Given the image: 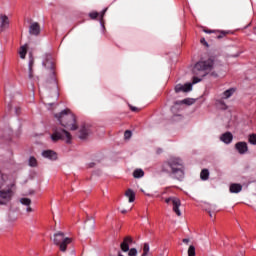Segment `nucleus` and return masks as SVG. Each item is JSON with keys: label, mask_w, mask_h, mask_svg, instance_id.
Segmentation results:
<instances>
[{"label": "nucleus", "mask_w": 256, "mask_h": 256, "mask_svg": "<svg viewBox=\"0 0 256 256\" xmlns=\"http://www.w3.org/2000/svg\"><path fill=\"white\" fill-rule=\"evenodd\" d=\"M15 195V182L7 174L0 176V205H9Z\"/></svg>", "instance_id": "1"}, {"label": "nucleus", "mask_w": 256, "mask_h": 256, "mask_svg": "<svg viewBox=\"0 0 256 256\" xmlns=\"http://www.w3.org/2000/svg\"><path fill=\"white\" fill-rule=\"evenodd\" d=\"M162 171L163 173H172L177 179H183V175H185L183 160L177 157L170 158L162 165Z\"/></svg>", "instance_id": "2"}, {"label": "nucleus", "mask_w": 256, "mask_h": 256, "mask_svg": "<svg viewBox=\"0 0 256 256\" xmlns=\"http://www.w3.org/2000/svg\"><path fill=\"white\" fill-rule=\"evenodd\" d=\"M55 117L58 119L60 125L65 127V129H69V131H77V129H79L77 119L75 118V115L71 113V110L66 109L60 114H56Z\"/></svg>", "instance_id": "3"}, {"label": "nucleus", "mask_w": 256, "mask_h": 256, "mask_svg": "<svg viewBox=\"0 0 256 256\" xmlns=\"http://www.w3.org/2000/svg\"><path fill=\"white\" fill-rule=\"evenodd\" d=\"M215 66V60L213 58H202L199 62L195 64L194 73L200 77H205L208 73L213 71Z\"/></svg>", "instance_id": "4"}, {"label": "nucleus", "mask_w": 256, "mask_h": 256, "mask_svg": "<svg viewBox=\"0 0 256 256\" xmlns=\"http://www.w3.org/2000/svg\"><path fill=\"white\" fill-rule=\"evenodd\" d=\"M52 241L54 245H57V247H59V250L62 253H65V251H67V246L73 243V238L65 236V233L63 232H56L53 235Z\"/></svg>", "instance_id": "5"}, {"label": "nucleus", "mask_w": 256, "mask_h": 256, "mask_svg": "<svg viewBox=\"0 0 256 256\" xmlns=\"http://www.w3.org/2000/svg\"><path fill=\"white\" fill-rule=\"evenodd\" d=\"M52 141H65V143H71L73 140V136L71 133L65 129L55 130L54 133L51 135Z\"/></svg>", "instance_id": "6"}, {"label": "nucleus", "mask_w": 256, "mask_h": 256, "mask_svg": "<svg viewBox=\"0 0 256 256\" xmlns=\"http://www.w3.org/2000/svg\"><path fill=\"white\" fill-rule=\"evenodd\" d=\"M165 203H167V205H172V209L174 211V213H176V215L178 217H181V210L179 209L181 207V200L177 197H168L165 198Z\"/></svg>", "instance_id": "7"}, {"label": "nucleus", "mask_w": 256, "mask_h": 256, "mask_svg": "<svg viewBox=\"0 0 256 256\" xmlns=\"http://www.w3.org/2000/svg\"><path fill=\"white\" fill-rule=\"evenodd\" d=\"M129 243H133V239L131 237L124 238V241L121 243L120 247L124 253H127L128 256H137V250L135 248H132L129 250Z\"/></svg>", "instance_id": "8"}, {"label": "nucleus", "mask_w": 256, "mask_h": 256, "mask_svg": "<svg viewBox=\"0 0 256 256\" xmlns=\"http://www.w3.org/2000/svg\"><path fill=\"white\" fill-rule=\"evenodd\" d=\"M193 89V84L188 83V84H178L175 86V92L176 93H181V91L183 93H189V91H191Z\"/></svg>", "instance_id": "9"}, {"label": "nucleus", "mask_w": 256, "mask_h": 256, "mask_svg": "<svg viewBox=\"0 0 256 256\" xmlns=\"http://www.w3.org/2000/svg\"><path fill=\"white\" fill-rule=\"evenodd\" d=\"M235 149L240 153V155H245L247 151H249V148L247 146V142H238L235 144Z\"/></svg>", "instance_id": "10"}, {"label": "nucleus", "mask_w": 256, "mask_h": 256, "mask_svg": "<svg viewBox=\"0 0 256 256\" xmlns=\"http://www.w3.org/2000/svg\"><path fill=\"white\" fill-rule=\"evenodd\" d=\"M5 29H9V17L0 14V31H5Z\"/></svg>", "instance_id": "11"}, {"label": "nucleus", "mask_w": 256, "mask_h": 256, "mask_svg": "<svg viewBox=\"0 0 256 256\" xmlns=\"http://www.w3.org/2000/svg\"><path fill=\"white\" fill-rule=\"evenodd\" d=\"M42 157H44V159H50V161H57V153L53 150H44Z\"/></svg>", "instance_id": "12"}, {"label": "nucleus", "mask_w": 256, "mask_h": 256, "mask_svg": "<svg viewBox=\"0 0 256 256\" xmlns=\"http://www.w3.org/2000/svg\"><path fill=\"white\" fill-rule=\"evenodd\" d=\"M29 33L30 35H39V33H41V26L39 25V23L34 22L30 25L29 27Z\"/></svg>", "instance_id": "13"}, {"label": "nucleus", "mask_w": 256, "mask_h": 256, "mask_svg": "<svg viewBox=\"0 0 256 256\" xmlns=\"http://www.w3.org/2000/svg\"><path fill=\"white\" fill-rule=\"evenodd\" d=\"M89 135H91V130H89V128H87L86 126H81L78 136L79 139L85 140L89 137Z\"/></svg>", "instance_id": "14"}, {"label": "nucleus", "mask_w": 256, "mask_h": 256, "mask_svg": "<svg viewBox=\"0 0 256 256\" xmlns=\"http://www.w3.org/2000/svg\"><path fill=\"white\" fill-rule=\"evenodd\" d=\"M220 141H222V143H225L226 145H229V143L233 142V134L231 132H226L222 134L220 137Z\"/></svg>", "instance_id": "15"}, {"label": "nucleus", "mask_w": 256, "mask_h": 256, "mask_svg": "<svg viewBox=\"0 0 256 256\" xmlns=\"http://www.w3.org/2000/svg\"><path fill=\"white\" fill-rule=\"evenodd\" d=\"M234 93L235 88H230L221 94V99H229L230 97H233Z\"/></svg>", "instance_id": "16"}, {"label": "nucleus", "mask_w": 256, "mask_h": 256, "mask_svg": "<svg viewBox=\"0 0 256 256\" xmlns=\"http://www.w3.org/2000/svg\"><path fill=\"white\" fill-rule=\"evenodd\" d=\"M243 191V186L241 184H231L230 193H241Z\"/></svg>", "instance_id": "17"}, {"label": "nucleus", "mask_w": 256, "mask_h": 256, "mask_svg": "<svg viewBox=\"0 0 256 256\" xmlns=\"http://www.w3.org/2000/svg\"><path fill=\"white\" fill-rule=\"evenodd\" d=\"M125 197H127L129 203H133L135 201V191L132 189L126 190Z\"/></svg>", "instance_id": "18"}, {"label": "nucleus", "mask_w": 256, "mask_h": 256, "mask_svg": "<svg viewBox=\"0 0 256 256\" xmlns=\"http://www.w3.org/2000/svg\"><path fill=\"white\" fill-rule=\"evenodd\" d=\"M52 94L55 99H59V90L57 89V82L55 80L52 81Z\"/></svg>", "instance_id": "19"}, {"label": "nucleus", "mask_w": 256, "mask_h": 256, "mask_svg": "<svg viewBox=\"0 0 256 256\" xmlns=\"http://www.w3.org/2000/svg\"><path fill=\"white\" fill-rule=\"evenodd\" d=\"M27 49H28V46L27 44L23 45L20 47V50H19V55H20V58L21 59H25L26 55H27Z\"/></svg>", "instance_id": "20"}, {"label": "nucleus", "mask_w": 256, "mask_h": 256, "mask_svg": "<svg viewBox=\"0 0 256 256\" xmlns=\"http://www.w3.org/2000/svg\"><path fill=\"white\" fill-rule=\"evenodd\" d=\"M145 175V172L143 171V169H136L133 172V177L135 179H141V177H143Z\"/></svg>", "instance_id": "21"}, {"label": "nucleus", "mask_w": 256, "mask_h": 256, "mask_svg": "<svg viewBox=\"0 0 256 256\" xmlns=\"http://www.w3.org/2000/svg\"><path fill=\"white\" fill-rule=\"evenodd\" d=\"M33 56L30 54V61H29V79H33Z\"/></svg>", "instance_id": "22"}, {"label": "nucleus", "mask_w": 256, "mask_h": 256, "mask_svg": "<svg viewBox=\"0 0 256 256\" xmlns=\"http://www.w3.org/2000/svg\"><path fill=\"white\" fill-rule=\"evenodd\" d=\"M200 178L202 181H207V179H209V170L203 169L200 173Z\"/></svg>", "instance_id": "23"}, {"label": "nucleus", "mask_w": 256, "mask_h": 256, "mask_svg": "<svg viewBox=\"0 0 256 256\" xmlns=\"http://www.w3.org/2000/svg\"><path fill=\"white\" fill-rule=\"evenodd\" d=\"M216 105H217L218 109H223V110L227 109V104H225V102H223V99L217 100Z\"/></svg>", "instance_id": "24"}, {"label": "nucleus", "mask_w": 256, "mask_h": 256, "mask_svg": "<svg viewBox=\"0 0 256 256\" xmlns=\"http://www.w3.org/2000/svg\"><path fill=\"white\" fill-rule=\"evenodd\" d=\"M28 165L30 167H37V158L31 156L28 160Z\"/></svg>", "instance_id": "25"}, {"label": "nucleus", "mask_w": 256, "mask_h": 256, "mask_svg": "<svg viewBox=\"0 0 256 256\" xmlns=\"http://www.w3.org/2000/svg\"><path fill=\"white\" fill-rule=\"evenodd\" d=\"M150 247L148 243H145L143 246V253L142 256H147L149 255Z\"/></svg>", "instance_id": "26"}, {"label": "nucleus", "mask_w": 256, "mask_h": 256, "mask_svg": "<svg viewBox=\"0 0 256 256\" xmlns=\"http://www.w3.org/2000/svg\"><path fill=\"white\" fill-rule=\"evenodd\" d=\"M248 141L251 145H256V134H250L248 137Z\"/></svg>", "instance_id": "27"}, {"label": "nucleus", "mask_w": 256, "mask_h": 256, "mask_svg": "<svg viewBox=\"0 0 256 256\" xmlns=\"http://www.w3.org/2000/svg\"><path fill=\"white\" fill-rule=\"evenodd\" d=\"M20 203L22 205H26L27 207H29L31 205V199H29V198H22V199H20Z\"/></svg>", "instance_id": "28"}, {"label": "nucleus", "mask_w": 256, "mask_h": 256, "mask_svg": "<svg viewBox=\"0 0 256 256\" xmlns=\"http://www.w3.org/2000/svg\"><path fill=\"white\" fill-rule=\"evenodd\" d=\"M195 255H196L195 246L190 245L188 248V256H195Z\"/></svg>", "instance_id": "29"}, {"label": "nucleus", "mask_w": 256, "mask_h": 256, "mask_svg": "<svg viewBox=\"0 0 256 256\" xmlns=\"http://www.w3.org/2000/svg\"><path fill=\"white\" fill-rule=\"evenodd\" d=\"M43 65L46 66L47 69H51V71H53V61L48 60L46 62H43Z\"/></svg>", "instance_id": "30"}, {"label": "nucleus", "mask_w": 256, "mask_h": 256, "mask_svg": "<svg viewBox=\"0 0 256 256\" xmlns=\"http://www.w3.org/2000/svg\"><path fill=\"white\" fill-rule=\"evenodd\" d=\"M182 103H184V105H193V100L192 99H184V100H182Z\"/></svg>", "instance_id": "31"}, {"label": "nucleus", "mask_w": 256, "mask_h": 256, "mask_svg": "<svg viewBox=\"0 0 256 256\" xmlns=\"http://www.w3.org/2000/svg\"><path fill=\"white\" fill-rule=\"evenodd\" d=\"M131 131L129 130H126L125 133H124V139H131Z\"/></svg>", "instance_id": "32"}, {"label": "nucleus", "mask_w": 256, "mask_h": 256, "mask_svg": "<svg viewBox=\"0 0 256 256\" xmlns=\"http://www.w3.org/2000/svg\"><path fill=\"white\" fill-rule=\"evenodd\" d=\"M89 17H90L91 19H97V17H99V13H97V12H92V13L89 14Z\"/></svg>", "instance_id": "33"}, {"label": "nucleus", "mask_w": 256, "mask_h": 256, "mask_svg": "<svg viewBox=\"0 0 256 256\" xmlns=\"http://www.w3.org/2000/svg\"><path fill=\"white\" fill-rule=\"evenodd\" d=\"M200 81H201V78H199V77H194L193 78V85H195V84H197V83H200Z\"/></svg>", "instance_id": "34"}, {"label": "nucleus", "mask_w": 256, "mask_h": 256, "mask_svg": "<svg viewBox=\"0 0 256 256\" xmlns=\"http://www.w3.org/2000/svg\"><path fill=\"white\" fill-rule=\"evenodd\" d=\"M130 109L134 112V113H138L139 111V108L135 107V106H132V105H129Z\"/></svg>", "instance_id": "35"}, {"label": "nucleus", "mask_w": 256, "mask_h": 256, "mask_svg": "<svg viewBox=\"0 0 256 256\" xmlns=\"http://www.w3.org/2000/svg\"><path fill=\"white\" fill-rule=\"evenodd\" d=\"M90 223H92L91 228H92V229H95V220L90 219Z\"/></svg>", "instance_id": "36"}, {"label": "nucleus", "mask_w": 256, "mask_h": 256, "mask_svg": "<svg viewBox=\"0 0 256 256\" xmlns=\"http://www.w3.org/2000/svg\"><path fill=\"white\" fill-rule=\"evenodd\" d=\"M182 241H183V243H185L186 245H189V238H184Z\"/></svg>", "instance_id": "37"}, {"label": "nucleus", "mask_w": 256, "mask_h": 256, "mask_svg": "<svg viewBox=\"0 0 256 256\" xmlns=\"http://www.w3.org/2000/svg\"><path fill=\"white\" fill-rule=\"evenodd\" d=\"M26 211H27V213H31V212H33V208H31L30 206H28L27 209H26Z\"/></svg>", "instance_id": "38"}, {"label": "nucleus", "mask_w": 256, "mask_h": 256, "mask_svg": "<svg viewBox=\"0 0 256 256\" xmlns=\"http://www.w3.org/2000/svg\"><path fill=\"white\" fill-rule=\"evenodd\" d=\"M200 42L203 43V45H207V41H205V38H201Z\"/></svg>", "instance_id": "39"}, {"label": "nucleus", "mask_w": 256, "mask_h": 256, "mask_svg": "<svg viewBox=\"0 0 256 256\" xmlns=\"http://www.w3.org/2000/svg\"><path fill=\"white\" fill-rule=\"evenodd\" d=\"M9 221H17V217H14V218H9Z\"/></svg>", "instance_id": "40"}, {"label": "nucleus", "mask_w": 256, "mask_h": 256, "mask_svg": "<svg viewBox=\"0 0 256 256\" xmlns=\"http://www.w3.org/2000/svg\"><path fill=\"white\" fill-rule=\"evenodd\" d=\"M121 213L125 214V213H127V210L123 209V210H121Z\"/></svg>", "instance_id": "41"}, {"label": "nucleus", "mask_w": 256, "mask_h": 256, "mask_svg": "<svg viewBox=\"0 0 256 256\" xmlns=\"http://www.w3.org/2000/svg\"><path fill=\"white\" fill-rule=\"evenodd\" d=\"M16 115H19V109H16Z\"/></svg>", "instance_id": "42"}, {"label": "nucleus", "mask_w": 256, "mask_h": 256, "mask_svg": "<svg viewBox=\"0 0 256 256\" xmlns=\"http://www.w3.org/2000/svg\"><path fill=\"white\" fill-rule=\"evenodd\" d=\"M95 164L94 163H91V164H89V167H93Z\"/></svg>", "instance_id": "43"}, {"label": "nucleus", "mask_w": 256, "mask_h": 256, "mask_svg": "<svg viewBox=\"0 0 256 256\" xmlns=\"http://www.w3.org/2000/svg\"><path fill=\"white\" fill-rule=\"evenodd\" d=\"M210 217H213V214L210 213Z\"/></svg>", "instance_id": "44"}]
</instances>
